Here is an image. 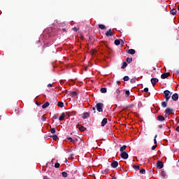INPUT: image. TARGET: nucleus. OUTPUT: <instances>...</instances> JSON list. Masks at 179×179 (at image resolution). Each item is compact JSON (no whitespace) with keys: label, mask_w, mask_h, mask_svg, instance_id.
I'll list each match as a JSON object with an SVG mask.
<instances>
[{"label":"nucleus","mask_w":179,"mask_h":179,"mask_svg":"<svg viewBox=\"0 0 179 179\" xmlns=\"http://www.w3.org/2000/svg\"><path fill=\"white\" fill-rule=\"evenodd\" d=\"M115 94H117V96H119L120 94H121V90L120 89H117L116 91H115Z\"/></svg>","instance_id":"c85d7f7f"},{"label":"nucleus","mask_w":179,"mask_h":179,"mask_svg":"<svg viewBox=\"0 0 179 179\" xmlns=\"http://www.w3.org/2000/svg\"><path fill=\"white\" fill-rule=\"evenodd\" d=\"M161 106L163 108H166L167 107V103L166 102H162Z\"/></svg>","instance_id":"cd10ccee"},{"label":"nucleus","mask_w":179,"mask_h":179,"mask_svg":"<svg viewBox=\"0 0 179 179\" xmlns=\"http://www.w3.org/2000/svg\"><path fill=\"white\" fill-rule=\"evenodd\" d=\"M52 85L51 84L48 85V87H52Z\"/></svg>","instance_id":"5fc2aeb1"},{"label":"nucleus","mask_w":179,"mask_h":179,"mask_svg":"<svg viewBox=\"0 0 179 179\" xmlns=\"http://www.w3.org/2000/svg\"><path fill=\"white\" fill-rule=\"evenodd\" d=\"M127 62H123L122 66L121 69H125V67H127Z\"/></svg>","instance_id":"7c9ffc66"},{"label":"nucleus","mask_w":179,"mask_h":179,"mask_svg":"<svg viewBox=\"0 0 179 179\" xmlns=\"http://www.w3.org/2000/svg\"><path fill=\"white\" fill-rule=\"evenodd\" d=\"M172 96V92L168 90L164 91V97H165L166 101L168 102L170 100L171 96Z\"/></svg>","instance_id":"f257e3e1"},{"label":"nucleus","mask_w":179,"mask_h":179,"mask_svg":"<svg viewBox=\"0 0 179 179\" xmlns=\"http://www.w3.org/2000/svg\"><path fill=\"white\" fill-rule=\"evenodd\" d=\"M115 45L118 46L121 45V39H115Z\"/></svg>","instance_id":"6ab92c4d"},{"label":"nucleus","mask_w":179,"mask_h":179,"mask_svg":"<svg viewBox=\"0 0 179 179\" xmlns=\"http://www.w3.org/2000/svg\"><path fill=\"white\" fill-rule=\"evenodd\" d=\"M117 85H121V82L120 81H117Z\"/></svg>","instance_id":"3c124183"},{"label":"nucleus","mask_w":179,"mask_h":179,"mask_svg":"<svg viewBox=\"0 0 179 179\" xmlns=\"http://www.w3.org/2000/svg\"><path fill=\"white\" fill-rule=\"evenodd\" d=\"M76 127L78 128L79 131H80L81 132H83L86 130V128L83 126H80V124L76 125Z\"/></svg>","instance_id":"6e6552de"},{"label":"nucleus","mask_w":179,"mask_h":179,"mask_svg":"<svg viewBox=\"0 0 179 179\" xmlns=\"http://www.w3.org/2000/svg\"><path fill=\"white\" fill-rule=\"evenodd\" d=\"M108 172H109V169H106L103 171V173H108Z\"/></svg>","instance_id":"49530a36"},{"label":"nucleus","mask_w":179,"mask_h":179,"mask_svg":"<svg viewBox=\"0 0 179 179\" xmlns=\"http://www.w3.org/2000/svg\"><path fill=\"white\" fill-rule=\"evenodd\" d=\"M176 131L179 132V126H178V127H176Z\"/></svg>","instance_id":"864d4df0"},{"label":"nucleus","mask_w":179,"mask_h":179,"mask_svg":"<svg viewBox=\"0 0 179 179\" xmlns=\"http://www.w3.org/2000/svg\"><path fill=\"white\" fill-rule=\"evenodd\" d=\"M59 166H60V165H59V163H55V169H59Z\"/></svg>","instance_id":"58836bf2"},{"label":"nucleus","mask_w":179,"mask_h":179,"mask_svg":"<svg viewBox=\"0 0 179 179\" xmlns=\"http://www.w3.org/2000/svg\"><path fill=\"white\" fill-rule=\"evenodd\" d=\"M159 82V80L156 78H152L151 79V83L152 85L155 86L156 83H157Z\"/></svg>","instance_id":"423d86ee"},{"label":"nucleus","mask_w":179,"mask_h":179,"mask_svg":"<svg viewBox=\"0 0 179 179\" xmlns=\"http://www.w3.org/2000/svg\"><path fill=\"white\" fill-rule=\"evenodd\" d=\"M157 148V145H153L152 147V150H155L156 148Z\"/></svg>","instance_id":"79ce46f5"},{"label":"nucleus","mask_w":179,"mask_h":179,"mask_svg":"<svg viewBox=\"0 0 179 179\" xmlns=\"http://www.w3.org/2000/svg\"><path fill=\"white\" fill-rule=\"evenodd\" d=\"M173 15H177V8H173L169 12Z\"/></svg>","instance_id":"ddd939ff"},{"label":"nucleus","mask_w":179,"mask_h":179,"mask_svg":"<svg viewBox=\"0 0 179 179\" xmlns=\"http://www.w3.org/2000/svg\"><path fill=\"white\" fill-rule=\"evenodd\" d=\"M99 29L104 30L106 29V26L103 24H99Z\"/></svg>","instance_id":"393cba45"},{"label":"nucleus","mask_w":179,"mask_h":179,"mask_svg":"<svg viewBox=\"0 0 179 179\" xmlns=\"http://www.w3.org/2000/svg\"><path fill=\"white\" fill-rule=\"evenodd\" d=\"M120 157H122L123 159H129V154H127V152H122L120 154Z\"/></svg>","instance_id":"7ed1b4c3"},{"label":"nucleus","mask_w":179,"mask_h":179,"mask_svg":"<svg viewBox=\"0 0 179 179\" xmlns=\"http://www.w3.org/2000/svg\"><path fill=\"white\" fill-rule=\"evenodd\" d=\"M162 127H163V126H162V124H159V129H162Z\"/></svg>","instance_id":"603ef678"},{"label":"nucleus","mask_w":179,"mask_h":179,"mask_svg":"<svg viewBox=\"0 0 179 179\" xmlns=\"http://www.w3.org/2000/svg\"><path fill=\"white\" fill-rule=\"evenodd\" d=\"M50 132L52 134H55L56 133V129H55V128L50 127Z\"/></svg>","instance_id":"bb28decb"},{"label":"nucleus","mask_w":179,"mask_h":179,"mask_svg":"<svg viewBox=\"0 0 179 179\" xmlns=\"http://www.w3.org/2000/svg\"><path fill=\"white\" fill-rule=\"evenodd\" d=\"M62 177L64 178H68V173L64 171L62 173Z\"/></svg>","instance_id":"2f4dec72"},{"label":"nucleus","mask_w":179,"mask_h":179,"mask_svg":"<svg viewBox=\"0 0 179 179\" xmlns=\"http://www.w3.org/2000/svg\"><path fill=\"white\" fill-rule=\"evenodd\" d=\"M123 80L124 81H129V78L128 76H125L124 78H123Z\"/></svg>","instance_id":"72a5a7b5"},{"label":"nucleus","mask_w":179,"mask_h":179,"mask_svg":"<svg viewBox=\"0 0 179 179\" xmlns=\"http://www.w3.org/2000/svg\"><path fill=\"white\" fill-rule=\"evenodd\" d=\"M50 138H52V140H54L55 141H57V139H58V136H57L56 134H54L52 136H50Z\"/></svg>","instance_id":"b1692460"},{"label":"nucleus","mask_w":179,"mask_h":179,"mask_svg":"<svg viewBox=\"0 0 179 179\" xmlns=\"http://www.w3.org/2000/svg\"><path fill=\"white\" fill-rule=\"evenodd\" d=\"M106 37H110L113 36V33L111 29H108V31H106V34H105Z\"/></svg>","instance_id":"9d476101"},{"label":"nucleus","mask_w":179,"mask_h":179,"mask_svg":"<svg viewBox=\"0 0 179 179\" xmlns=\"http://www.w3.org/2000/svg\"><path fill=\"white\" fill-rule=\"evenodd\" d=\"M127 53H129V54L131 55H134V54H136V50H134V49H129V50L127 51Z\"/></svg>","instance_id":"2eb2a0df"},{"label":"nucleus","mask_w":179,"mask_h":179,"mask_svg":"<svg viewBox=\"0 0 179 179\" xmlns=\"http://www.w3.org/2000/svg\"><path fill=\"white\" fill-rule=\"evenodd\" d=\"M106 124H107V118H103V120H102L101 126L104 127Z\"/></svg>","instance_id":"a211bd4d"},{"label":"nucleus","mask_w":179,"mask_h":179,"mask_svg":"<svg viewBox=\"0 0 179 179\" xmlns=\"http://www.w3.org/2000/svg\"><path fill=\"white\" fill-rule=\"evenodd\" d=\"M89 115H90V114L88 112L84 113L83 115L82 116V119H83V120L87 119Z\"/></svg>","instance_id":"4468645a"},{"label":"nucleus","mask_w":179,"mask_h":179,"mask_svg":"<svg viewBox=\"0 0 179 179\" xmlns=\"http://www.w3.org/2000/svg\"><path fill=\"white\" fill-rule=\"evenodd\" d=\"M124 44V41L122 40L120 41V45H123Z\"/></svg>","instance_id":"de8ad7c7"},{"label":"nucleus","mask_w":179,"mask_h":179,"mask_svg":"<svg viewBox=\"0 0 179 179\" xmlns=\"http://www.w3.org/2000/svg\"><path fill=\"white\" fill-rule=\"evenodd\" d=\"M179 72L178 71H176V75H178Z\"/></svg>","instance_id":"13d9d810"},{"label":"nucleus","mask_w":179,"mask_h":179,"mask_svg":"<svg viewBox=\"0 0 179 179\" xmlns=\"http://www.w3.org/2000/svg\"><path fill=\"white\" fill-rule=\"evenodd\" d=\"M130 83H136V79H131V80H130Z\"/></svg>","instance_id":"c03bdc74"},{"label":"nucleus","mask_w":179,"mask_h":179,"mask_svg":"<svg viewBox=\"0 0 179 179\" xmlns=\"http://www.w3.org/2000/svg\"><path fill=\"white\" fill-rule=\"evenodd\" d=\"M132 62V58L127 57V62L129 64H131Z\"/></svg>","instance_id":"f704fd0d"},{"label":"nucleus","mask_w":179,"mask_h":179,"mask_svg":"<svg viewBox=\"0 0 179 179\" xmlns=\"http://www.w3.org/2000/svg\"><path fill=\"white\" fill-rule=\"evenodd\" d=\"M178 162H179V160H178Z\"/></svg>","instance_id":"052dcab7"},{"label":"nucleus","mask_w":179,"mask_h":179,"mask_svg":"<svg viewBox=\"0 0 179 179\" xmlns=\"http://www.w3.org/2000/svg\"><path fill=\"white\" fill-rule=\"evenodd\" d=\"M140 174H145V169H141L139 171Z\"/></svg>","instance_id":"e433bc0d"},{"label":"nucleus","mask_w":179,"mask_h":179,"mask_svg":"<svg viewBox=\"0 0 179 179\" xmlns=\"http://www.w3.org/2000/svg\"><path fill=\"white\" fill-rule=\"evenodd\" d=\"M100 92H101V93H102V94L107 93V89L105 88V87L101 88Z\"/></svg>","instance_id":"5701e85b"},{"label":"nucleus","mask_w":179,"mask_h":179,"mask_svg":"<svg viewBox=\"0 0 179 179\" xmlns=\"http://www.w3.org/2000/svg\"><path fill=\"white\" fill-rule=\"evenodd\" d=\"M80 38L81 40H84L85 39V36H83V35L80 36Z\"/></svg>","instance_id":"8fccbe9b"},{"label":"nucleus","mask_w":179,"mask_h":179,"mask_svg":"<svg viewBox=\"0 0 179 179\" xmlns=\"http://www.w3.org/2000/svg\"><path fill=\"white\" fill-rule=\"evenodd\" d=\"M158 120L159 122H163L164 120H165V117H164L163 115H158Z\"/></svg>","instance_id":"412c9836"},{"label":"nucleus","mask_w":179,"mask_h":179,"mask_svg":"<svg viewBox=\"0 0 179 179\" xmlns=\"http://www.w3.org/2000/svg\"><path fill=\"white\" fill-rule=\"evenodd\" d=\"M171 99L173 101H177L178 100V95L177 93H175L173 94V96H171Z\"/></svg>","instance_id":"0eeeda50"},{"label":"nucleus","mask_w":179,"mask_h":179,"mask_svg":"<svg viewBox=\"0 0 179 179\" xmlns=\"http://www.w3.org/2000/svg\"><path fill=\"white\" fill-rule=\"evenodd\" d=\"M173 112V110L172 108H166L165 110V114L170 115Z\"/></svg>","instance_id":"f8f14e48"},{"label":"nucleus","mask_w":179,"mask_h":179,"mask_svg":"<svg viewBox=\"0 0 179 179\" xmlns=\"http://www.w3.org/2000/svg\"><path fill=\"white\" fill-rule=\"evenodd\" d=\"M129 94H130L129 90L125 91V95H127V97H129Z\"/></svg>","instance_id":"4c0bfd02"},{"label":"nucleus","mask_w":179,"mask_h":179,"mask_svg":"<svg viewBox=\"0 0 179 179\" xmlns=\"http://www.w3.org/2000/svg\"><path fill=\"white\" fill-rule=\"evenodd\" d=\"M65 117H66V113H62V115L59 116V120L63 121Z\"/></svg>","instance_id":"dca6fc26"},{"label":"nucleus","mask_w":179,"mask_h":179,"mask_svg":"<svg viewBox=\"0 0 179 179\" xmlns=\"http://www.w3.org/2000/svg\"><path fill=\"white\" fill-rule=\"evenodd\" d=\"M57 106H59L62 108H64V103L61 102V101L57 102Z\"/></svg>","instance_id":"a878e982"},{"label":"nucleus","mask_w":179,"mask_h":179,"mask_svg":"<svg viewBox=\"0 0 179 179\" xmlns=\"http://www.w3.org/2000/svg\"><path fill=\"white\" fill-rule=\"evenodd\" d=\"M164 167V163L162 162L160 160H158L157 162V168L159 169H163Z\"/></svg>","instance_id":"20e7f679"},{"label":"nucleus","mask_w":179,"mask_h":179,"mask_svg":"<svg viewBox=\"0 0 179 179\" xmlns=\"http://www.w3.org/2000/svg\"><path fill=\"white\" fill-rule=\"evenodd\" d=\"M148 91H149V89H148V87L144 88L143 92H144L145 93H148Z\"/></svg>","instance_id":"ea45409f"},{"label":"nucleus","mask_w":179,"mask_h":179,"mask_svg":"<svg viewBox=\"0 0 179 179\" xmlns=\"http://www.w3.org/2000/svg\"><path fill=\"white\" fill-rule=\"evenodd\" d=\"M52 119L57 120L58 119V115L55 114L54 117H52Z\"/></svg>","instance_id":"37998d69"},{"label":"nucleus","mask_w":179,"mask_h":179,"mask_svg":"<svg viewBox=\"0 0 179 179\" xmlns=\"http://www.w3.org/2000/svg\"><path fill=\"white\" fill-rule=\"evenodd\" d=\"M44 179H50L48 176L44 177Z\"/></svg>","instance_id":"6e6d98bb"},{"label":"nucleus","mask_w":179,"mask_h":179,"mask_svg":"<svg viewBox=\"0 0 179 179\" xmlns=\"http://www.w3.org/2000/svg\"><path fill=\"white\" fill-rule=\"evenodd\" d=\"M169 76H170V73H165L161 75V78L166 79Z\"/></svg>","instance_id":"1a4fd4ad"},{"label":"nucleus","mask_w":179,"mask_h":179,"mask_svg":"<svg viewBox=\"0 0 179 179\" xmlns=\"http://www.w3.org/2000/svg\"><path fill=\"white\" fill-rule=\"evenodd\" d=\"M178 10L179 11V4H178Z\"/></svg>","instance_id":"bf43d9fd"},{"label":"nucleus","mask_w":179,"mask_h":179,"mask_svg":"<svg viewBox=\"0 0 179 179\" xmlns=\"http://www.w3.org/2000/svg\"><path fill=\"white\" fill-rule=\"evenodd\" d=\"M76 95H78V93L74 91H72L71 92H70V96L71 97L76 96Z\"/></svg>","instance_id":"4be33fe9"},{"label":"nucleus","mask_w":179,"mask_h":179,"mask_svg":"<svg viewBox=\"0 0 179 179\" xmlns=\"http://www.w3.org/2000/svg\"><path fill=\"white\" fill-rule=\"evenodd\" d=\"M72 29L76 31H78L79 30L78 28L76 27L72 28Z\"/></svg>","instance_id":"a18cd8bd"},{"label":"nucleus","mask_w":179,"mask_h":179,"mask_svg":"<svg viewBox=\"0 0 179 179\" xmlns=\"http://www.w3.org/2000/svg\"><path fill=\"white\" fill-rule=\"evenodd\" d=\"M160 175H161L162 178H163L164 179L167 178V177H168L165 171H161Z\"/></svg>","instance_id":"9b49d317"},{"label":"nucleus","mask_w":179,"mask_h":179,"mask_svg":"<svg viewBox=\"0 0 179 179\" xmlns=\"http://www.w3.org/2000/svg\"><path fill=\"white\" fill-rule=\"evenodd\" d=\"M127 149V145H122V147H120V152H126L125 150Z\"/></svg>","instance_id":"f3484780"},{"label":"nucleus","mask_w":179,"mask_h":179,"mask_svg":"<svg viewBox=\"0 0 179 179\" xmlns=\"http://www.w3.org/2000/svg\"><path fill=\"white\" fill-rule=\"evenodd\" d=\"M157 138V135H155V137H154V143H155V145L157 144V141L156 140Z\"/></svg>","instance_id":"c9c22d12"},{"label":"nucleus","mask_w":179,"mask_h":179,"mask_svg":"<svg viewBox=\"0 0 179 179\" xmlns=\"http://www.w3.org/2000/svg\"><path fill=\"white\" fill-rule=\"evenodd\" d=\"M49 106H50L49 102H45V103H44V105H42V108H43V109L47 108L49 107Z\"/></svg>","instance_id":"aec40b11"},{"label":"nucleus","mask_w":179,"mask_h":179,"mask_svg":"<svg viewBox=\"0 0 179 179\" xmlns=\"http://www.w3.org/2000/svg\"><path fill=\"white\" fill-rule=\"evenodd\" d=\"M132 168L135 170H139L140 166L139 165H132Z\"/></svg>","instance_id":"c756f323"},{"label":"nucleus","mask_w":179,"mask_h":179,"mask_svg":"<svg viewBox=\"0 0 179 179\" xmlns=\"http://www.w3.org/2000/svg\"><path fill=\"white\" fill-rule=\"evenodd\" d=\"M103 107V103H96V105L94 108H96V111H98L99 113H102Z\"/></svg>","instance_id":"f03ea898"},{"label":"nucleus","mask_w":179,"mask_h":179,"mask_svg":"<svg viewBox=\"0 0 179 179\" xmlns=\"http://www.w3.org/2000/svg\"><path fill=\"white\" fill-rule=\"evenodd\" d=\"M110 166H112L113 169H116L119 166V162L117 161H113L112 164H110Z\"/></svg>","instance_id":"39448f33"},{"label":"nucleus","mask_w":179,"mask_h":179,"mask_svg":"<svg viewBox=\"0 0 179 179\" xmlns=\"http://www.w3.org/2000/svg\"><path fill=\"white\" fill-rule=\"evenodd\" d=\"M67 139L69 140L70 142L72 143H76V141L73 140V138L69 137V138H67Z\"/></svg>","instance_id":"473e14b6"},{"label":"nucleus","mask_w":179,"mask_h":179,"mask_svg":"<svg viewBox=\"0 0 179 179\" xmlns=\"http://www.w3.org/2000/svg\"><path fill=\"white\" fill-rule=\"evenodd\" d=\"M112 179H117V178L115 177V176H113V177L112 178Z\"/></svg>","instance_id":"4d7b16f0"},{"label":"nucleus","mask_w":179,"mask_h":179,"mask_svg":"<svg viewBox=\"0 0 179 179\" xmlns=\"http://www.w3.org/2000/svg\"><path fill=\"white\" fill-rule=\"evenodd\" d=\"M96 109V108L95 107H93V108H92V110H93V111H94V113H96V111H95Z\"/></svg>","instance_id":"09e8293b"},{"label":"nucleus","mask_w":179,"mask_h":179,"mask_svg":"<svg viewBox=\"0 0 179 179\" xmlns=\"http://www.w3.org/2000/svg\"><path fill=\"white\" fill-rule=\"evenodd\" d=\"M41 120H42L43 122L46 121V117H45L44 115L42 116V117L41 118Z\"/></svg>","instance_id":"a19ab883"}]
</instances>
